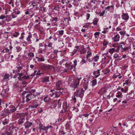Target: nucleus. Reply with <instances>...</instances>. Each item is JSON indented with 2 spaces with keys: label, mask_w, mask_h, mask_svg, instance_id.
Listing matches in <instances>:
<instances>
[{
  "label": "nucleus",
  "mask_w": 135,
  "mask_h": 135,
  "mask_svg": "<svg viewBox=\"0 0 135 135\" xmlns=\"http://www.w3.org/2000/svg\"><path fill=\"white\" fill-rule=\"evenodd\" d=\"M6 129V131L5 132V134L7 135H11L13 133V128L10 126H7L6 128V127L4 126L2 129L3 130Z\"/></svg>",
  "instance_id": "obj_1"
},
{
  "label": "nucleus",
  "mask_w": 135,
  "mask_h": 135,
  "mask_svg": "<svg viewBox=\"0 0 135 135\" xmlns=\"http://www.w3.org/2000/svg\"><path fill=\"white\" fill-rule=\"evenodd\" d=\"M84 90L83 89H79L74 93V95L76 96V97H78L82 98L84 95Z\"/></svg>",
  "instance_id": "obj_2"
},
{
  "label": "nucleus",
  "mask_w": 135,
  "mask_h": 135,
  "mask_svg": "<svg viewBox=\"0 0 135 135\" xmlns=\"http://www.w3.org/2000/svg\"><path fill=\"white\" fill-rule=\"evenodd\" d=\"M71 87L73 89H75L78 88V86L79 84V83L77 80H76L75 79H73L71 83Z\"/></svg>",
  "instance_id": "obj_3"
},
{
  "label": "nucleus",
  "mask_w": 135,
  "mask_h": 135,
  "mask_svg": "<svg viewBox=\"0 0 135 135\" xmlns=\"http://www.w3.org/2000/svg\"><path fill=\"white\" fill-rule=\"evenodd\" d=\"M41 68L44 70H51L53 68L54 69V67L53 66L50 65H43L41 66Z\"/></svg>",
  "instance_id": "obj_4"
},
{
  "label": "nucleus",
  "mask_w": 135,
  "mask_h": 135,
  "mask_svg": "<svg viewBox=\"0 0 135 135\" xmlns=\"http://www.w3.org/2000/svg\"><path fill=\"white\" fill-rule=\"evenodd\" d=\"M32 34L30 33H29V34L27 37L26 40L27 41H25L24 43L26 44L29 45L32 44V40L31 39L32 37Z\"/></svg>",
  "instance_id": "obj_5"
},
{
  "label": "nucleus",
  "mask_w": 135,
  "mask_h": 135,
  "mask_svg": "<svg viewBox=\"0 0 135 135\" xmlns=\"http://www.w3.org/2000/svg\"><path fill=\"white\" fill-rule=\"evenodd\" d=\"M9 90V88L7 86H5L3 87V89L2 91L1 95L3 96H5L6 94L8 93Z\"/></svg>",
  "instance_id": "obj_6"
},
{
  "label": "nucleus",
  "mask_w": 135,
  "mask_h": 135,
  "mask_svg": "<svg viewBox=\"0 0 135 135\" xmlns=\"http://www.w3.org/2000/svg\"><path fill=\"white\" fill-rule=\"evenodd\" d=\"M107 89L106 87H104L100 89L98 92L99 95H103L107 92Z\"/></svg>",
  "instance_id": "obj_7"
},
{
  "label": "nucleus",
  "mask_w": 135,
  "mask_h": 135,
  "mask_svg": "<svg viewBox=\"0 0 135 135\" xmlns=\"http://www.w3.org/2000/svg\"><path fill=\"white\" fill-rule=\"evenodd\" d=\"M33 123L31 122H30L28 121H27L24 124V126H25V129H28L32 125Z\"/></svg>",
  "instance_id": "obj_8"
},
{
  "label": "nucleus",
  "mask_w": 135,
  "mask_h": 135,
  "mask_svg": "<svg viewBox=\"0 0 135 135\" xmlns=\"http://www.w3.org/2000/svg\"><path fill=\"white\" fill-rule=\"evenodd\" d=\"M120 38V37L119 35L117 34L115 35L113 37H112V40L114 42H117L119 41Z\"/></svg>",
  "instance_id": "obj_9"
},
{
  "label": "nucleus",
  "mask_w": 135,
  "mask_h": 135,
  "mask_svg": "<svg viewBox=\"0 0 135 135\" xmlns=\"http://www.w3.org/2000/svg\"><path fill=\"white\" fill-rule=\"evenodd\" d=\"M122 18L123 19L126 21L128 20L129 18V16L127 13H123L121 16Z\"/></svg>",
  "instance_id": "obj_10"
},
{
  "label": "nucleus",
  "mask_w": 135,
  "mask_h": 135,
  "mask_svg": "<svg viewBox=\"0 0 135 135\" xmlns=\"http://www.w3.org/2000/svg\"><path fill=\"white\" fill-rule=\"evenodd\" d=\"M120 45L117 47V50H119L120 49H122L123 47H125L126 44L124 42L120 43Z\"/></svg>",
  "instance_id": "obj_11"
},
{
  "label": "nucleus",
  "mask_w": 135,
  "mask_h": 135,
  "mask_svg": "<svg viewBox=\"0 0 135 135\" xmlns=\"http://www.w3.org/2000/svg\"><path fill=\"white\" fill-rule=\"evenodd\" d=\"M39 105V104H37L36 102H34L31 105H30L29 106V107L31 109H33L36 108Z\"/></svg>",
  "instance_id": "obj_12"
},
{
  "label": "nucleus",
  "mask_w": 135,
  "mask_h": 135,
  "mask_svg": "<svg viewBox=\"0 0 135 135\" xmlns=\"http://www.w3.org/2000/svg\"><path fill=\"white\" fill-rule=\"evenodd\" d=\"M62 84V83L61 81L60 80H59L56 83V89L58 90L60 88V86Z\"/></svg>",
  "instance_id": "obj_13"
},
{
  "label": "nucleus",
  "mask_w": 135,
  "mask_h": 135,
  "mask_svg": "<svg viewBox=\"0 0 135 135\" xmlns=\"http://www.w3.org/2000/svg\"><path fill=\"white\" fill-rule=\"evenodd\" d=\"M74 64L73 65H71L70 66H69V68H68V69L71 70H72L77 65V61L76 60H75L74 61Z\"/></svg>",
  "instance_id": "obj_14"
},
{
  "label": "nucleus",
  "mask_w": 135,
  "mask_h": 135,
  "mask_svg": "<svg viewBox=\"0 0 135 135\" xmlns=\"http://www.w3.org/2000/svg\"><path fill=\"white\" fill-rule=\"evenodd\" d=\"M60 100L59 99L58 100H56L54 101L52 103V106H53V108L56 107L57 105V103L59 104V102Z\"/></svg>",
  "instance_id": "obj_15"
},
{
  "label": "nucleus",
  "mask_w": 135,
  "mask_h": 135,
  "mask_svg": "<svg viewBox=\"0 0 135 135\" xmlns=\"http://www.w3.org/2000/svg\"><path fill=\"white\" fill-rule=\"evenodd\" d=\"M100 70L98 69L97 71H94L93 73L94 75H95V78H97L98 77V76L100 75L99 71Z\"/></svg>",
  "instance_id": "obj_16"
},
{
  "label": "nucleus",
  "mask_w": 135,
  "mask_h": 135,
  "mask_svg": "<svg viewBox=\"0 0 135 135\" xmlns=\"http://www.w3.org/2000/svg\"><path fill=\"white\" fill-rule=\"evenodd\" d=\"M39 50V52L41 53H44L46 52V49L45 47H40Z\"/></svg>",
  "instance_id": "obj_17"
},
{
  "label": "nucleus",
  "mask_w": 135,
  "mask_h": 135,
  "mask_svg": "<svg viewBox=\"0 0 135 135\" xmlns=\"http://www.w3.org/2000/svg\"><path fill=\"white\" fill-rule=\"evenodd\" d=\"M92 56V53L91 52H90V53L88 54L87 55V56H86V58L87 59L89 60V61H91L93 60L92 59V58H90V57Z\"/></svg>",
  "instance_id": "obj_18"
},
{
  "label": "nucleus",
  "mask_w": 135,
  "mask_h": 135,
  "mask_svg": "<svg viewBox=\"0 0 135 135\" xmlns=\"http://www.w3.org/2000/svg\"><path fill=\"white\" fill-rule=\"evenodd\" d=\"M49 76H47L43 78H42V82L43 83L49 82Z\"/></svg>",
  "instance_id": "obj_19"
},
{
  "label": "nucleus",
  "mask_w": 135,
  "mask_h": 135,
  "mask_svg": "<svg viewBox=\"0 0 135 135\" xmlns=\"http://www.w3.org/2000/svg\"><path fill=\"white\" fill-rule=\"evenodd\" d=\"M55 97L57 98L59 97L61 95H62L61 92H59V91L57 90L56 91H55Z\"/></svg>",
  "instance_id": "obj_20"
},
{
  "label": "nucleus",
  "mask_w": 135,
  "mask_h": 135,
  "mask_svg": "<svg viewBox=\"0 0 135 135\" xmlns=\"http://www.w3.org/2000/svg\"><path fill=\"white\" fill-rule=\"evenodd\" d=\"M25 119L23 117L22 118H21L19 119L18 120V124H21L23 123L24 122Z\"/></svg>",
  "instance_id": "obj_21"
},
{
  "label": "nucleus",
  "mask_w": 135,
  "mask_h": 135,
  "mask_svg": "<svg viewBox=\"0 0 135 135\" xmlns=\"http://www.w3.org/2000/svg\"><path fill=\"white\" fill-rule=\"evenodd\" d=\"M38 9L39 10L40 12H41L42 13H44V12L46 11V9L45 7H41Z\"/></svg>",
  "instance_id": "obj_22"
},
{
  "label": "nucleus",
  "mask_w": 135,
  "mask_h": 135,
  "mask_svg": "<svg viewBox=\"0 0 135 135\" xmlns=\"http://www.w3.org/2000/svg\"><path fill=\"white\" fill-rule=\"evenodd\" d=\"M36 95L35 93L33 94H27V97L31 98L32 99L35 98L36 97Z\"/></svg>",
  "instance_id": "obj_23"
},
{
  "label": "nucleus",
  "mask_w": 135,
  "mask_h": 135,
  "mask_svg": "<svg viewBox=\"0 0 135 135\" xmlns=\"http://www.w3.org/2000/svg\"><path fill=\"white\" fill-rule=\"evenodd\" d=\"M36 95L35 93L33 94H27V97L31 98L32 99L35 98L36 97Z\"/></svg>",
  "instance_id": "obj_24"
},
{
  "label": "nucleus",
  "mask_w": 135,
  "mask_h": 135,
  "mask_svg": "<svg viewBox=\"0 0 135 135\" xmlns=\"http://www.w3.org/2000/svg\"><path fill=\"white\" fill-rule=\"evenodd\" d=\"M68 106L67 105L66 103H64L63 104V109L65 110L66 112H67L68 110L67 109L68 108Z\"/></svg>",
  "instance_id": "obj_25"
},
{
  "label": "nucleus",
  "mask_w": 135,
  "mask_h": 135,
  "mask_svg": "<svg viewBox=\"0 0 135 135\" xmlns=\"http://www.w3.org/2000/svg\"><path fill=\"white\" fill-rule=\"evenodd\" d=\"M10 77L9 74H6L4 75V76L3 79L4 80L6 79H8Z\"/></svg>",
  "instance_id": "obj_26"
},
{
  "label": "nucleus",
  "mask_w": 135,
  "mask_h": 135,
  "mask_svg": "<svg viewBox=\"0 0 135 135\" xmlns=\"http://www.w3.org/2000/svg\"><path fill=\"white\" fill-rule=\"evenodd\" d=\"M88 81H87L86 83H84L83 85V88L85 89V90H86L88 88Z\"/></svg>",
  "instance_id": "obj_27"
},
{
  "label": "nucleus",
  "mask_w": 135,
  "mask_h": 135,
  "mask_svg": "<svg viewBox=\"0 0 135 135\" xmlns=\"http://www.w3.org/2000/svg\"><path fill=\"white\" fill-rule=\"evenodd\" d=\"M51 100V98H49L47 96L45 97L44 99V100L45 102L50 101Z\"/></svg>",
  "instance_id": "obj_28"
},
{
  "label": "nucleus",
  "mask_w": 135,
  "mask_h": 135,
  "mask_svg": "<svg viewBox=\"0 0 135 135\" xmlns=\"http://www.w3.org/2000/svg\"><path fill=\"white\" fill-rule=\"evenodd\" d=\"M80 0H75L73 3L75 6H77L79 5V2H80Z\"/></svg>",
  "instance_id": "obj_29"
},
{
  "label": "nucleus",
  "mask_w": 135,
  "mask_h": 135,
  "mask_svg": "<svg viewBox=\"0 0 135 135\" xmlns=\"http://www.w3.org/2000/svg\"><path fill=\"white\" fill-rule=\"evenodd\" d=\"M22 70V69H16L15 70H13V73H20V71Z\"/></svg>",
  "instance_id": "obj_30"
},
{
  "label": "nucleus",
  "mask_w": 135,
  "mask_h": 135,
  "mask_svg": "<svg viewBox=\"0 0 135 135\" xmlns=\"http://www.w3.org/2000/svg\"><path fill=\"white\" fill-rule=\"evenodd\" d=\"M98 19H94L92 23H90L91 24L93 23L94 25H97V22H98Z\"/></svg>",
  "instance_id": "obj_31"
},
{
  "label": "nucleus",
  "mask_w": 135,
  "mask_h": 135,
  "mask_svg": "<svg viewBox=\"0 0 135 135\" xmlns=\"http://www.w3.org/2000/svg\"><path fill=\"white\" fill-rule=\"evenodd\" d=\"M18 87V86L17 82H15L13 84V89H15L16 88H17Z\"/></svg>",
  "instance_id": "obj_32"
},
{
  "label": "nucleus",
  "mask_w": 135,
  "mask_h": 135,
  "mask_svg": "<svg viewBox=\"0 0 135 135\" xmlns=\"http://www.w3.org/2000/svg\"><path fill=\"white\" fill-rule=\"evenodd\" d=\"M129 47H128L125 46L124 47L122 48V49H120V51L121 52H123L125 51L128 50L129 49Z\"/></svg>",
  "instance_id": "obj_33"
},
{
  "label": "nucleus",
  "mask_w": 135,
  "mask_h": 135,
  "mask_svg": "<svg viewBox=\"0 0 135 135\" xmlns=\"http://www.w3.org/2000/svg\"><path fill=\"white\" fill-rule=\"evenodd\" d=\"M111 8L112 10L113 11L114 10V6L113 5H112L111 6H107L105 10L106 9H109L110 8Z\"/></svg>",
  "instance_id": "obj_34"
},
{
  "label": "nucleus",
  "mask_w": 135,
  "mask_h": 135,
  "mask_svg": "<svg viewBox=\"0 0 135 135\" xmlns=\"http://www.w3.org/2000/svg\"><path fill=\"white\" fill-rule=\"evenodd\" d=\"M60 7L59 5H57L53 8V9L57 11L58 12L60 11Z\"/></svg>",
  "instance_id": "obj_35"
},
{
  "label": "nucleus",
  "mask_w": 135,
  "mask_h": 135,
  "mask_svg": "<svg viewBox=\"0 0 135 135\" xmlns=\"http://www.w3.org/2000/svg\"><path fill=\"white\" fill-rule=\"evenodd\" d=\"M2 123L4 125L7 124L8 123V122L6 118L4 120L2 121Z\"/></svg>",
  "instance_id": "obj_36"
},
{
  "label": "nucleus",
  "mask_w": 135,
  "mask_h": 135,
  "mask_svg": "<svg viewBox=\"0 0 135 135\" xmlns=\"http://www.w3.org/2000/svg\"><path fill=\"white\" fill-rule=\"evenodd\" d=\"M72 64V62H70L68 63H66L65 64V66L67 68H69L70 66H71Z\"/></svg>",
  "instance_id": "obj_37"
},
{
  "label": "nucleus",
  "mask_w": 135,
  "mask_h": 135,
  "mask_svg": "<svg viewBox=\"0 0 135 135\" xmlns=\"http://www.w3.org/2000/svg\"><path fill=\"white\" fill-rule=\"evenodd\" d=\"M27 54V55L31 57H33L34 56V54L32 52H30V53H28Z\"/></svg>",
  "instance_id": "obj_38"
},
{
  "label": "nucleus",
  "mask_w": 135,
  "mask_h": 135,
  "mask_svg": "<svg viewBox=\"0 0 135 135\" xmlns=\"http://www.w3.org/2000/svg\"><path fill=\"white\" fill-rule=\"evenodd\" d=\"M115 50L114 48L110 49H109V52L110 53L112 54L115 52Z\"/></svg>",
  "instance_id": "obj_39"
},
{
  "label": "nucleus",
  "mask_w": 135,
  "mask_h": 135,
  "mask_svg": "<svg viewBox=\"0 0 135 135\" xmlns=\"http://www.w3.org/2000/svg\"><path fill=\"white\" fill-rule=\"evenodd\" d=\"M110 70L109 69L107 68L105 70L103 71V73L104 74H107V73H109L110 71Z\"/></svg>",
  "instance_id": "obj_40"
},
{
  "label": "nucleus",
  "mask_w": 135,
  "mask_h": 135,
  "mask_svg": "<svg viewBox=\"0 0 135 135\" xmlns=\"http://www.w3.org/2000/svg\"><path fill=\"white\" fill-rule=\"evenodd\" d=\"M120 74L119 73H115L113 76V78H117L118 76H119L120 75Z\"/></svg>",
  "instance_id": "obj_41"
},
{
  "label": "nucleus",
  "mask_w": 135,
  "mask_h": 135,
  "mask_svg": "<svg viewBox=\"0 0 135 135\" xmlns=\"http://www.w3.org/2000/svg\"><path fill=\"white\" fill-rule=\"evenodd\" d=\"M105 12V10L103 11L102 12H99L98 13V15L100 16H103Z\"/></svg>",
  "instance_id": "obj_42"
},
{
  "label": "nucleus",
  "mask_w": 135,
  "mask_h": 135,
  "mask_svg": "<svg viewBox=\"0 0 135 135\" xmlns=\"http://www.w3.org/2000/svg\"><path fill=\"white\" fill-rule=\"evenodd\" d=\"M60 8L61 9H63V10L64 11H66V10H65V9H66L67 8V7H66V6H61L60 7Z\"/></svg>",
  "instance_id": "obj_43"
},
{
  "label": "nucleus",
  "mask_w": 135,
  "mask_h": 135,
  "mask_svg": "<svg viewBox=\"0 0 135 135\" xmlns=\"http://www.w3.org/2000/svg\"><path fill=\"white\" fill-rule=\"evenodd\" d=\"M99 59V56L98 55L96 56L95 57H94L93 59L92 58L93 60H94V61L95 62L97 61Z\"/></svg>",
  "instance_id": "obj_44"
},
{
  "label": "nucleus",
  "mask_w": 135,
  "mask_h": 135,
  "mask_svg": "<svg viewBox=\"0 0 135 135\" xmlns=\"http://www.w3.org/2000/svg\"><path fill=\"white\" fill-rule=\"evenodd\" d=\"M100 33L99 32H97L94 33V35L95 36V38H97L99 36Z\"/></svg>",
  "instance_id": "obj_45"
},
{
  "label": "nucleus",
  "mask_w": 135,
  "mask_h": 135,
  "mask_svg": "<svg viewBox=\"0 0 135 135\" xmlns=\"http://www.w3.org/2000/svg\"><path fill=\"white\" fill-rule=\"evenodd\" d=\"M27 76H26V75H24V76L22 77V79H25L26 80H27L29 78L30 76L28 75L27 74Z\"/></svg>",
  "instance_id": "obj_46"
},
{
  "label": "nucleus",
  "mask_w": 135,
  "mask_h": 135,
  "mask_svg": "<svg viewBox=\"0 0 135 135\" xmlns=\"http://www.w3.org/2000/svg\"><path fill=\"white\" fill-rule=\"evenodd\" d=\"M51 126H48L46 127H44V128H43L42 129V130H47L49 128H51Z\"/></svg>",
  "instance_id": "obj_47"
},
{
  "label": "nucleus",
  "mask_w": 135,
  "mask_h": 135,
  "mask_svg": "<svg viewBox=\"0 0 135 135\" xmlns=\"http://www.w3.org/2000/svg\"><path fill=\"white\" fill-rule=\"evenodd\" d=\"M6 21L8 22L9 21L7 19L4 20L3 21H2V22H0V25H2L5 23H6Z\"/></svg>",
  "instance_id": "obj_48"
},
{
  "label": "nucleus",
  "mask_w": 135,
  "mask_h": 135,
  "mask_svg": "<svg viewBox=\"0 0 135 135\" xmlns=\"http://www.w3.org/2000/svg\"><path fill=\"white\" fill-rule=\"evenodd\" d=\"M16 109L15 108H12V109H10V110L9 112V113H13L15 111H16Z\"/></svg>",
  "instance_id": "obj_49"
},
{
  "label": "nucleus",
  "mask_w": 135,
  "mask_h": 135,
  "mask_svg": "<svg viewBox=\"0 0 135 135\" xmlns=\"http://www.w3.org/2000/svg\"><path fill=\"white\" fill-rule=\"evenodd\" d=\"M52 20H51V21H57L58 18L57 17H52Z\"/></svg>",
  "instance_id": "obj_50"
},
{
  "label": "nucleus",
  "mask_w": 135,
  "mask_h": 135,
  "mask_svg": "<svg viewBox=\"0 0 135 135\" xmlns=\"http://www.w3.org/2000/svg\"><path fill=\"white\" fill-rule=\"evenodd\" d=\"M19 35L18 32H15V33L13 35V36L15 37H17Z\"/></svg>",
  "instance_id": "obj_51"
},
{
  "label": "nucleus",
  "mask_w": 135,
  "mask_h": 135,
  "mask_svg": "<svg viewBox=\"0 0 135 135\" xmlns=\"http://www.w3.org/2000/svg\"><path fill=\"white\" fill-rule=\"evenodd\" d=\"M15 14L18 15L20 13V11L18 10H16L14 11V12H13Z\"/></svg>",
  "instance_id": "obj_52"
},
{
  "label": "nucleus",
  "mask_w": 135,
  "mask_h": 135,
  "mask_svg": "<svg viewBox=\"0 0 135 135\" xmlns=\"http://www.w3.org/2000/svg\"><path fill=\"white\" fill-rule=\"evenodd\" d=\"M76 96L74 94V96H72V99L73 100L74 103H75L76 102Z\"/></svg>",
  "instance_id": "obj_53"
},
{
  "label": "nucleus",
  "mask_w": 135,
  "mask_h": 135,
  "mask_svg": "<svg viewBox=\"0 0 135 135\" xmlns=\"http://www.w3.org/2000/svg\"><path fill=\"white\" fill-rule=\"evenodd\" d=\"M99 108V107H98L97 108V109L95 110L94 112H93V113L95 114V115H97V113L98 112V108Z\"/></svg>",
  "instance_id": "obj_54"
},
{
  "label": "nucleus",
  "mask_w": 135,
  "mask_h": 135,
  "mask_svg": "<svg viewBox=\"0 0 135 135\" xmlns=\"http://www.w3.org/2000/svg\"><path fill=\"white\" fill-rule=\"evenodd\" d=\"M77 50L76 49H74L73 51L71 52V56H73L77 52Z\"/></svg>",
  "instance_id": "obj_55"
},
{
  "label": "nucleus",
  "mask_w": 135,
  "mask_h": 135,
  "mask_svg": "<svg viewBox=\"0 0 135 135\" xmlns=\"http://www.w3.org/2000/svg\"><path fill=\"white\" fill-rule=\"evenodd\" d=\"M47 46L50 47L51 49H52V43L51 42H49V44L47 45Z\"/></svg>",
  "instance_id": "obj_56"
},
{
  "label": "nucleus",
  "mask_w": 135,
  "mask_h": 135,
  "mask_svg": "<svg viewBox=\"0 0 135 135\" xmlns=\"http://www.w3.org/2000/svg\"><path fill=\"white\" fill-rule=\"evenodd\" d=\"M129 83V80L128 79L125 81V82L123 84V86H124L125 84L128 85Z\"/></svg>",
  "instance_id": "obj_57"
},
{
  "label": "nucleus",
  "mask_w": 135,
  "mask_h": 135,
  "mask_svg": "<svg viewBox=\"0 0 135 135\" xmlns=\"http://www.w3.org/2000/svg\"><path fill=\"white\" fill-rule=\"evenodd\" d=\"M38 127L39 129L41 130L42 129L44 128V126H43L42 124L40 123L39 124Z\"/></svg>",
  "instance_id": "obj_58"
},
{
  "label": "nucleus",
  "mask_w": 135,
  "mask_h": 135,
  "mask_svg": "<svg viewBox=\"0 0 135 135\" xmlns=\"http://www.w3.org/2000/svg\"><path fill=\"white\" fill-rule=\"evenodd\" d=\"M91 82L92 83V86H95L97 84L96 80H93Z\"/></svg>",
  "instance_id": "obj_59"
},
{
  "label": "nucleus",
  "mask_w": 135,
  "mask_h": 135,
  "mask_svg": "<svg viewBox=\"0 0 135 135\" xmlns=\"http://www.w3.org/2000/svg\"><path fill=\"white\" fill-rule=\"evenodd\" d=\"M91 24L90 23H86L85 25L83 26V27L85 28H88L89 27V25Z\"/></svg>",
  "instance_id": "obj_60"
},
{
  "label": "nucleus",
  "mask_w": 135,
  "mask_h": 135,
  "mask_svg": "<svg viewBox=\"0 0 135 135\" xmlns=\"http://www.w3.org/2000/svg\"><path fill=\"white\" fill-rule=\"evenodd\" d=\"M5 18H6V19H7V18H6V16L5 15H2L0 16V19L3 20Z\"/></svg>",
  "instance_id": "obj_61"
},
{
  "label": "nucleus",
  "mask_w": 135,
  "mask_h": 135,
  "mask_svg": "<svg viewBox=\"0 0 135 135\" xmlns=\"http://www.w3.org/2000/svg\"><path fill=\"white\" fill-rule=\"evenodd\" d=\"M86 52V50L84 49H82L80 51V52L81 54H83L84 53H85Z\"/></svg>",
  "instance_id": "obj_62"
},
{
  "label": "nucleus",
  "mask_w": 135,
  "mask_h": 135,
  "mask_svg": "<svg viewBox=\"0 0 135 135\" xmlns=\"http://www.w3.org/2000/svg\"><path fill=\"white\" fill-rule=\"evenodd\" d=\"M58 32L62 36L64 33V31L63 30L59 31Z\"/></svg>",
  "instance_id": "obj_63"
},
{
  "label": "nucleus",
  "mask_w": 135,
  "mask_h": 135,
  "mask_svg": "<svg viewBox=\"0 0 135 135\" xmlns=\"http://www.w3.org/2000/svg\"><path fill=\"white\" fill-rule=\"evenodd\" d=\"M113 57L114 58H117L119 57V56L118 54L116 53L114 55Z\"/></svg>",
  "instance_id": "obj_64"
}]
</instances>
